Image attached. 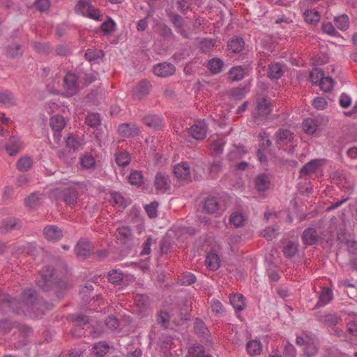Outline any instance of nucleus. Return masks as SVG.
<instances>
[{"label":"nucleus","instance_id":"f257e3e1","mask_svg":"<svg viewBox=\"0 0 357 357\" xmlns=\"http://www.w3.org/2000/svg\"><path fill=\"white\" fill-rule=\"evenodd\" d=\"M54 268L47 265L40 271V279L36 281L37 286L43 291L54 290L59 298L63 296V291L67 289V283L64 280H57L54 275Z\"/></svg>","mask_w":357,"mask_h":357},{"label":"nucleus","instance_id":"f03ea898","mask_svg":"<svg viewBox=\"0 0 357 357\" xmlns=\"http://www.w3.org/2000/svg\"><path fill=\"white\" fill-rule=\"evenodd\" d=\"M50 195L56 199H61L68 205L77 202L78 192L75 187L57 188L51 190Z\"/></svg>","mask_w":357,"mask_h":357},{"label":"nucleus","instance_id":"7ed1b4c3","mask_svg":"<svg viewBox=\"0 0 357 357\" xmlns=\"http://www.w3.org/2000/svg\"><path fill=\"white\" fill-rule=\"evenodd\" d=\"M317 319L319 322L328 328H332L342 321L341 317L335 313H317Z\"/></svg>","mask_w":357,"mask_h":357},{"label":"nucleus","instance_id":"20e7f679","mask_svg":"<svg viewBox=\"0 0 357 357\" xmlns=\"http://www.w3.org/2000/svg\"><path fill=\"white\" fill-rule=\"evenodd\" d=\"M188 130L190 135L197 140H202L206 136V125L204 121H197Z\"/></svg>","mask_w":357,"mask_h":357},{"label":"nucleus","instance_id":"39448f33","mask_svg":"<svg viewBox=\"0 0 357 357\" xmlns=\"http://www.w3.org/2000/svg\"><path fill=\"white\" fill-rule=\"evenodd\" d=\"M92 243L86 238H81L75 247L77 255L79 257L86 259L89 257L93 251Z\"/></svg>","mask_w":357,"mask_h":357},{"label":"nucleus","instance_id":"423d86ee","mask_svg":"<svg viewBox=\"0 0 357 357\" xmlns=\"http://www.w3.org/2000/svg\"><path fill=\"white\" fill-rule=\"evenodd\" d=\"M151 89V83L146 79L141 80L132 89V96L138 100L146 96Z\"/></svg>","mask_w":357,"mask_h":357},{"label":"nucleus","instance_id":"0eeeda50","mask_svg":"<svg viewBox=\"0 0 357 357\" xmlns=\"http://www.w3.org/2000/svg\"><path fill=\"white\" fill-rule=\"evenodd\" d=\"M77 79L78 76L71 71L68 72L63 79L65 87L70 96L77 93L79 90Z\"/></svg>","mask_w":357,"mask_h":357},{"label":"nucleus","instance_id":"6e6552de","mask_svg":"<svg viewBox=\"0 0 357 357\" xmlns=\"http://www.w3.org/2000/svg\"><path fill=\"white\" fill-rule=\"evenodd\" d=\"M167 16L169 17L174 26L176 29L177 32L179 33L183 38H187L188 37V34L187 31L183 29L184 19L180 15L174 13L172 11L167 13Z\"/></svg>","mask_w":357,"mask_h":357},{"label":"nucleus","instance_id":"1a4fd4ad","mask_svg":"<svg viewBox=\"0 0 357 357\" xmlns=\"http://www.w3.org/2000/svg\"><path fill=\"white\" fill-rule=\"evenodd\" d=\"M22 227V222L20 219L14 217L7 218L2 221L0 227L1 233H7L13 230H19Z\"/></svg>","mask_w":357,"mask_h":357},{"label":"nucleus","instance_id":"9d476101","mask_svg":"<svg viewBox=\"0 0 357 357\" xmlns=\"http://www.w3.org/2000/svg\"><path fill=\"white\" fill-rule=\"evenodd\" d=\"M43 234L48 241L56 242L63 236L62 230L56 225H47L43 229Z\"/></svg>","mask_w":357,"mask_h":357},{"label":"nucleus","instance_id":"9b49d317","mask_svg":"<svg viewBox=\"0 0 357 357\" xmlns=\"http://www.w3.org/2000/svg\"><path fill=\"white\" fill-rule=\"evenodd\" d=\"M119 133L124 137H133L139 134V129L134 123H125L119 125Z\"/></svg>","mask_w":357,"mask_h":357},{"label":"nucleus","instance_id":"f8f14e48","mask_svg":"<svg viewBox=\"0 0 357 357\" xmlns=\"http://www.w3.org/2000/svg\"><path fill=\"white\" fill-rule=\"evenodd\" d=\"M175 72V67L169 63H158L153 67V73L158 77H168Z\"/></svg>","mask_w":357,"mask_h":357},{"label":"nucleus","instance_id":"ddd939ff","mask_svg":"<svg viewBox=\"0 0 357 357\" xmlns=\"http://www.w3.org/2000/svg\"><path fill=\"white\" fill-rule=\"evenodd\" d=\"M143 123L148 127L154 130L160 129L162 126L163 121L162 118L155 114L146 115L143 119Z\"/></svg>","mask_w":357,"mask_h":357},{"label":"nucleus","instance_id":"4468645a","mask_svg":"<svg viewBox=\"0 0 357 357\" xmlns=\"http://www.w3.org/2000/svg\"><path fill=\"white\" fill-rule=\"evenodd\" d=\"M154 183L155 188L162 192H165L170 188V179L165 174L157 173Z\"/></svg>","mask_w":357,"mask_h":357},{"label":"nucleus","instance_id":"2eb2a0df","mask_svg":"<svg viewBox=\"0 0 357 357\" xmlns=\"http://www.w3.org/2000/svg\"><path fill=\"white\" fill-rule=\"evenodd\" d=\"M174 174L175 176L179 179L188 181L190 178V167L185 162L178 164L174 167Z\"/></svg>","mask_w":357,"mask_h":357},{"label":"nucleus","instance_id":"dca6fc26","mask_svg":"<svg viewBox=\"0 0 357 357\" xmlns=\"http://www.w3.org/2000/svg\"><path fill=\"white\" fill-rule=\"evenodd\" d=\"M302 240L305 244L308 245L315 244L318 240L317 230L312 227L307 228L303 232Z\"/></svg>","mask_w":357,"mask_h":357},{"label":"nucleus","instance_id":"f3484780","mask_svg":"<svg viewBox=\"0 0 357 357\" xmlns=\"http://www.w3.org/2000/svg\"><path fill=\"white\" fill-rule=\"evenodd\" d=\"M272 105L271 101L267 98H262L257 101L256 109L260 116L268 115L271 112Z\"/></svg>","mask_w":357,"mask_h":357},{"label":"nucleus","instance_id":"a211bd4d","mask_svg":"<svg viewBox=\"0 0 357 357\" xmlns=\"http://www.w3.org/2000/svg\"><path fill=\"white\" fill-rule=\"evenodd\" d=\"M22 143L17 137H11L6 146V150L10 155H15L21 149Z\"/></svg>","mask_w":357,"mask_h":357},{"label":"nucleus","instance_id":"6ab92c4d","mask_svg":"<svg viewBox=\"0 0 357 357\" xmlns=\"http://www.w3.org/2000/svg\"><path fill=\"white\" fill-rule=\"evenodd\" d=\"M255 187L259 192L267 190L271 185V180L268 175L261 174L258 175L255 180Z\"/></svg>","mask_w":357,"mask_h":357},{"label":"nucleus","instance_id":"aec40b11","mask_svg":"<svg viewBox=\"0 0 357 357\" xmlns=\"http://www.w3.org/2000/svg\"><path fill=\"white\" fill-rule=\"evenodd\" d=\"M203 209L208 214H213L220 209V203L215 197H208L204 201Z\"/></svg>","mask_w":357,"mask_h":357},{"label":"nucleus","instance_id":"412c9836","mask_svg":"<svg viewBox=\"0 0 357 357\" xmlns=\"http://www.w3.org/2000/svg\"><path fill=\"white\" fill-rule=\"evenodd\" d=\"M244 40L241 37L231 38L227 43V48L233 53H238L241 52L244 47Z\"/></svg>","mask_w":357,"mask_h":357},{"label":"nucleus","instance_id":"4be33fe9","mask_svg":"<svg viewBox=\"0 0 357 357\" xmlns=\"http://www.w3.org/2000/svg\"><path fill=\"white\" fill-rule=\"evenodd\" d=\"M22 301L28 305H32L38 301L37 292L31 289H25L21 296Z\"/></svg>","mask_w":357,"mask_h":357},{"label":"nucleus","instance_id":"5701e85b","mask_svg":"<svg viewBox=\"0 0 357 357\" xmlns=\"http://www.w3.org/2000/svg\"><path fill=\"white\" fill-rule=\"evenodd\" d=\"M43 197V195L38 192L31 193L24 200L26 206L30 208H35L38 207L42 202Z\"/></svg>","mask_w":357,"mask_h":357},{"label":"nucleus","instance_id":"b1692460","mask_svg":"<svg viewBox=\"0 0 357 357\" xmlns=\"http://www.w3.org/2000/svg\"><path fill=\"white\" fill-rule=\"evenodd\" d=\"M319 165V160H312L307 162L300 170L301 176H310L315 173Z\"/></svg>","mask_w":357,"mask_h":357},{"label":"nucleus","instance_id":"393cba45","mask_svg":"<svg viewBox=\"0 0 357 357\" xmlns=\"http://www.w3.org/2000/svg\"><path fill=\"white\" fill-rule=\"evenodd\" d=\"M205 263L210 270L216 271L220 266V259L216 253L210 252L206 256Z\"/></svg>","mask_w":357,"mask_h":357},{"label":"nucleus","instance_id":"a878e982","mask_svg":"<svg viewBox=\"0 0 357 357\" xmlns=\"http://www.w3.org/2000/svg\"><path fill=\"white\" fill-rule=\"evenodd\" d=\"M24 50L22 46L17 43H13L6 47V56L10 58H16L22 56Z\"/></svg>","mask_w":357,"mask_h":357},{"label":"nucleus","instance_id":"bb28decb","mask_svg":"<svg viewBox=\"0 0 357 357\" xmlns=\"http://www.w3.org/2000/svg\"><path fill=\"white\" fill-rule=\"evenodd\" d=\"M190 357H213L211 355L206 354L204 346L199 344H195L191 346L188 349Z\"/></svg>","mask_w":357,"mask_h":357},{"label":"nucleus","instance_id":"cd10ccee","mask_svg":"<svg viewBox=\"0 0 357 357\" xmlns=\"http://www.w3.org/2000/svg\"><path fill=\"white\" fill-rule=\"evenodd\" d=\"M131 160V157L126 151H120L115 154V162L120 167L128 166Z\"/></svg>","mask_w":357,"mask_h":357},{"label":"nucleus","instance_id":"c85d7f7f","mask_svg":"<svg viewBox=\"0 0 357 357\" xmlns=\"http://www.w3.org/2000/svg\"><path fill=\"white\" fill-rule=\"evenodd\" d=\"M118 239L124 243L132 239L133 234L132 229L128 226H122L117 229Z\"/></svg>","mask_w":357,"mask_h":357},{"label":"nucleus","instance_id":"c756f323","mask_svg":"<svg viewBox=\"0 0 357 357\" xmlns=\"http://www.w3.org/2000/svg\"><path fill=\"white\" fill-rule=\"evenodd\" d=\"M284 74L282 66L279 63H273L269 65L268 76L271 79H278L280 78Z\"/></svg>","mask_w":357,"mask_h":357},{"label":"nucleus","instance_id":"7c9ffc66","mask_svg":"<svg viewBox=\"0 0 357 357\" xmlns=\"http://www.w3.org/2000/svg\"><path fill=\"white\" fill-rule=\"evenodd\" d=\"M0 103L10 106L15 105V98L13 93L8 90L0 91Z\"/></svg>","mask_w":357,"mask_h":357},{"label":"nucleus","instance_id":"2f4dec72","mask_svg":"<svg viewBox=\"0 0 357 357\" xmlns=\"http://www.w3.org/2000/svg\"><path fill=\"white\" fill-rule=\"evenodd\" d=\"M333 298L332 290L329 288H324L319 297V303L315 307L328 304Z\"/></svg>","mask_w":357,"mask_h":357},{"label":"nucleus","instance_id":"473e14b6","mask_svg":"<svg viewBox=\"0 0 357 357\" xmlns=\"http://www.w3.org/2000/svg\"><path fill=\"white\" fill-rule=\"evenodd\" d=\"M33 165V160L31 157L25 156L18 159L16 167L20 172L28 171Z\"/></svg>","mask_w":357,"mask_h":357},{"label":"nucleus","instance_id":"72a5a7b5","mask_svg":"<svg viewBox=\"0 0 357 357\" xmlns=\"http://www.w3.org/2000/svg\"><path fill=\"white\" fill-rule=\"evenodd\" d=\"M109 348L106 342H99L93 345L92 351L97 357H102L108 352Z\"/></svg>","mask_w":357,"mask_h":357},{"label":"nucleus","instance_id":"f704fd0d","mask_svg":"<svg viewBox=\"0 0 357 357\" xmlns=\"http://www.w3.org/2000/svg\"><path fill=\"white\" fill-rule=\"evenodd\" d=\"M229 77L232 81H240L245 77L244 68L241 66H234L229 71Z\"/></svg>","mask_w":357,"mask_h":357},{"label":"nucleus","instance_id":"c9c22d12","mask_svg":"<svg viewBox=\"0 0 357 357\" xmlns=\"http://www.w3.org/2000/svg\"><path fill=\"white\" fill-rule=\"evenodd\" d=\"M223 61L218 58L211 59L208 63V68L213 74L220 73L223 68Z\"/></svg>","mask_w":357,"mask_h":357},{"label":"nucleus","instance_id":"e433bc0d","mask_svg":"<svg viewBox=\"0 0 357 357\" xmlns=\"http://www.w3.org/2000/svg\"><path fill=\"white\" fill-rule=\"evenodd\" d=\"M244 300L245 298L242 294H234L230 296V303L238 312L243 310L245 307Z\"/></svg>","mask_w":357,"mask_h":357},{"label":"nucleus","instance_id":"4c0bfd02","mask_svg":"<svg viewBox=\"0 0 357 357\" xmlns=\"http://www.w3.org/2000/svg\"><path fill=\"white\" fill-rule=\"evenodd\" d=\"M93 289V286L89 282H86L82 287L79 290V296L84 303L89 302Z\"/></svg>","mask_w":357,"mask_h":357},{"label":"nucleus","instance_id":"58836bf2","mask_svg":"<svg viewBox=\"0 0 357 357\" xmlns=\"http://www.w3.org/2000/svg\"><path fill=\"white\" fill-rule=\"evenodd\" d=\"M334 22L337 28L341 31H346L349 26V17L346 14L335 17Z\"/></svg>","mask_w":357,"mask_h":357},{"label":"nucleus","instance_id":"ea45409f","mask_svg":"<svg viewBox=\"0 0 357 357\" xmlns=\"http://www.w3.org/2000/svg\"><path fill=\"white\" fill-rule=\"evenodd\" d=\"M225 142L222 139H218L211 142L210 144V150L213 155H218L221 154L224 149Z\"/></svg>","mask_w":357,"mask_h":357},{"label":"nucleus","instance_id":"a19ab883","mask_svg":"<svg viewBox=\"0 0 357 357\" xmlns=\"http://www.w3.org/2000/svg\"><path fill=\"white\" fill-rule=\"evenodd\" d=\"M298 244L293 242V241H289L286 245L284 246L282 252L284 255V256L287 258H292L294 257L296 254L298 252Z\"/></svg>","mask_w":357,"mask_h":357},{"label":"nucleus","instance_id":"79ce46f5","mask_svg":"<svg viewBox=\"0 0 357 357\" xmlns=\"http://www.w3.org/2000/svg\"><path fill=\"white\" fill-rule=\"evenodd\" d=\"M50 125L52 130L55 131H61L64 128L66 122L62 116L55 115L51 118Z\"/></svg>","mask_w":357,"mask_h":357},{"label":"nucleus","instance_id":"37998d69","mask_svg":"<svg viewBox=\"0 0 357 357\" xmlns=\"http://www.w3.org/2000/svg\"><path fill=\"white\" fill-rule=\"evenodd\" d=\"M305 20L308 24H316L320 20V15L314 10H307L303 13Z\"/></svg>","mask_w":357,"mask_h":357},{"label":"nucleus","instance_id":"c03bdc74","mask_svg":"<svg viewBox=\"0 0 357 357\" xmlns=\"http://www.w3.org/2000/svg\"><path fill=\"white\" fill-rule=\"evenodd\" d=\"M262 345L259 341L250 340L247 343L246 349L250 355L259 354L261 351Z\"/></svg>","mask_w":357,"mask_h":357},{"label":"nucleus","instance_id":"a18cd8bd","mask_svg":"<svg viewBox=\"0 0 357 357\" xmlns=\"http://www.w3.org/2000/svg\"><path fill=\"white\" fill-rule=\"evenodd\" d=\"M112 199H114V202L115 204L121 207L128 206L130 200L128 198L125 197L123 195L119 192H115L112 194Z\"/></svg>","mask_w":357,"mask_h":357},{"label":"nucleus","instance_id":"49530a36","mask_svg":"<svg viewBox=\"0 0 357 357\" xmlns=\"http://www.w3.org/2000/svg\"><path fill=\"white\" fill-rule=\"evenodd\" d=\"M108 280L114 284H119L123 280V273L118 269H113L108 273Z\"/></svg>","mask_w":357,"mask_h":357},{"label":"nucleus","instance_id":"de8ad7c7","mask_svg":"<svg viewBox=\"0 0 357 357\" xmlns=\"http://www.w3.org/2000/svg\"><path fill=\"white\" fill-rule=\"evenodd\" d=\"M245 218L244 215L238 212H234L231 214L229 222L236 227H241L244 225Z\"/></svg>","mask_w":357,"mask_h":357},{"label":"nucleus","instance_id":"09e8293b","mask_svg":"<svg viewBox=\"0 0 357 357\" xmlns=\"http://www.w3.org/2000/svg\"><path fill=\"white\" fill-rule=\"evenodd\" d=\"M104 54L102 50H94L88 49L84 54L85 58L89 61L98 62V60L103 56Z\"/></svg>","mask_w":357,"mask_h":357},{"label":"nucleus","instance_id":"8fccbe9b","mask_svg":"<svg viewBox=\"0 0 357 357\" xmlns=\"http://www.w3.org/2000/svg\"><path fill=\"white\" fill-rule=\"evenodd\" d=\"M276 143L278 144L280 142H290L292 138V133L287 129H280L275 135Z\"/></svg>","mask_w":357,"mask_h":357},{"label":"nucleus","instance_id":"3c124183","mask_svg":"<svg viewBox=\"0 0 357 357\" xmlns=\"http://www.w3.org/2000/svg\"><path fill=\"white\" fill-rule=\"evenodd\" d=\"M317 128V123L312 119H307L303 122V129L308 135H313L316 132Z\"/></svg>","mask_w":357,"mask_h":357},{"label":"nucleus","instance_id":"603ef678","mask_svg":"<svg viewBox=\"0 0 357 357\" xmlns=\"http://www.w3.org/2000/svg\"><path fill=\"white\" fill-rule=\"evenodd\" d=\"M324 76V72L322 70L314 68L310 73V79L313 84L319 85L322 79V77Z\"/></svg>","mask_w":357,"mask_h":357},{"label":"nucleus","instance_id":"864d4df0","mask_svg":"<svg viewBox=\"0 0 357 357\" xmlns=\"http://www.w3.org/2000/svg\"><path fill=\"white\" fill-rule=\"evenodd\" d=\"M195 331L201 337H205L208 333V328L205 323L200 319L197 318L195 322Z\"/></svg>","mask_w":357,"mask_h":357},{"label":"nucleus","instance_id":"5fc2aeb1","mask_svg":"<svg viewBox=\"0 0 357 357\" xmlns=\"http://www.w3.org/2000/svg\"><path fill=\"white\" fill-rule=\"evenodd\" d=\"M334 84L335 82L331 77L324 76L322 77V79L319 86L324 91L329 92L333 88Z\"/></svg>","mask_w":357,"mask_h":357},{"label":"nucleus","instance_id":"6e6d98bb","mask_svg":"<svg viewBox=\"0 0 357 357\" xmlns=\"http://www.w3.org/2000/svg\"><path fill=\"white\" fill-rule=\"evenodd\" d=\"M85 122L89 126L96 128L100 125L101 121L98 114L91 113L87 115Z\"/></svg>","mask_w":357,"mask_h":357},{"label":"nucleus","instance_id":"4d7b16f0","mask_svg":"<svg viewBox=\"0 0 357 357\" xmlns=\"http://www.w3.org/2000/svg\"><path fill=\"white\" fill-rule=\"evenodd\" d=\"M331 178L334 183L339 185L340 184H342L343 182H346L345 178H347V176L344 171L337 170L331 174Z\"/></svg>","mask_w":357,"mask_h":357},{"label":"nucleus","instance_id":"13d9d810","mask_svg":"<svg viewBox=\"0 0 357 357\" xmlns=\"http://www.w3.org/2000/svg\"><path fill=\"white\" fill-rule=\"evenodd\" d=\"M259 138L260 140V148L261 149L266 150L272 145L269 135L266 132L259 133Z\"/></svg>","mask_w":357,"mask_h":357},{"label":"nucleus","instance_id":"bf43d9fd","mask_svg":"<svg viewBox=\"0 0 357 357\" xmlns=\"http://www.w3.org/2000/svg\"><path fill=\"white\" fill-rule=\"evenodd\" d=\"M351 235L344 229H340L337 234V241L340 243L347 245L351 241Z\"/></svg>","mask_w":357,"mask_h":357},{"label":"nucleus","instance_id":"052dcab7","mask_svg":"<svg viewBox=\"0 0 357 357\" xmlns=\"http://www.w3.org/2000/svg\"><path fill=\"white\" fill-rule=\"evenodd\" d=\"M143 176L142 172L132 171L128 176L129 183L132 185H139L142 182Z\"/></svg>","mask_w":357,"mask_h":357},{"label":"nucleus","instance_id":"680f3d73","mask_svg":"<svg viewBox=\"0 0 357 357\" xmlns=\"http://www.w3.org/2000/svg\"><path fill=\"white\" fill-rule=\"evenodd\" d=\"M89 319L86 315L75 314L73 316V321L76 327H83L89 323Z\"/></svg>","mask_w":357,"mask_h":357},{"label":"nucleus","instance_id":"e2e57ef3","mask_svg":"<svg viewBox=\"0 0 357 357\" xmlns=\"http://www.w3.org/2000/svg\"><path fill=\"white\" fill-rule=\"evenodd\" d=\"M32 46L36 52L40 54H49L51 52V47L47 43L33 42Z\"/></svg>","mask_w":357,"mask_h":357},{"label":"nucleus","instance_id":"0e129e2a","mask_svg":"<svg viewBox=\"0 0 357 357\" xmlns=\"http://www.w3.org/2000/svg\"><path fill=\"white\" fill-rule=\"evenodd\" d=\"M135 304L141 309H144L149 303V297L144 294H137L134 298Z\"/></svg>","mask_w":357,"mask_h":357},{"label":"nucleus","instance_id":"69168bd1","mask_svg":"<svg viewBox=\"0 0 357 357\" xmlns=\"http://www.w3.org/2000/svg\"><path fill=\"white\" fill-rule=\"evenodd\" d=\"M158 207V202H152L151 204L145 206V211L148 215V216L151 218H154L158 215L157 208Z\"/></svg>","mask_w":357,"mask_h":357},{"label":"nucleus","instance_id":"338daca9","mask_svg":"<svg viewBox=\"0 0 357 357\" xmlns=\"http://www.w3.org/2000/svg\"><path fill=\"white\" fill-rule=\"evenodd\" d=\"M222 169V162L221 160H215L210 167V174L212 178L216 177Z\"/></svg>","mask_w":357,"mask_h":357},{"label":"nucleus","instance_id":"774afa93","mask_svg":"<svg viewBox=\"0 0 357 357\" xmlns=\"http://www.w3.org/2000/svg\"><path fill=\"white\" fill-rule=\"evenodd\" d=\"M80 164L86 169H91L95 167L96 160L92 155H86L81 158Z\"/></svg>","mask_w":357,"mask_h":357}]
</instances>
